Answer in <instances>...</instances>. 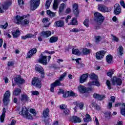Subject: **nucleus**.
I'll use <instances>...</instances> for the list:
<instances>
[{"label": "nucleus", "mask_w": 125, "mask_h": 125, "mask_svg": "<svg viewBox=\"0 0 125 125\" xmlns=\"http://www.w3.org/2000/svg\"><path fill=\"white\" fill-rule=\"evenodd\" d=\"M12 4V1L11 0H9L4 3V4H2L1 7L0 6V13H3L4 10H7L8 9V7L10 6Z\"/></svg>", "instance_id": "nucleus-5"}, {"label": "nucleus", "mask_w": 125, "mask_h": 125, "mask_svg": "<svg viewBox=\"0 0 125 125\" xmlns=\"http://www.w3.org/2000/svg\"><path fill=\"white\" fill-rule=\"evenodd\" d=\"M32 84L34 85L38 88L42 87V84L41 83V81L37 78H35L32 82Z\"/></svg>", "instance_id": "nucleus-11"}, {"label": "nucleus", "mask_w": 125, "mask_h": 125, "mask_svg": "<svg viewBox=\"0 0 125 125\" xmlns=\"http://www.w3.org/2000/svg\"><path fill=\"white\" fill-rule=\"evenodd\" d=\"M93 98H95V99L99 100L100 101H102V100H104V99L106 98V96H105V95H100L97 93H94L93 94Z\"/></svg>", "instance_id": "nucleus-14"}, {"label": "nucleus", "mask_w": 125, "mask_h": 125, "mask_svg": "<svg viewBox=\"0 0 125 125\" xmlns=\"http://www.w3.org/2000/svg\"><path fill=\"white\" fill-rule=\"evenodd\" d=\"M82 52L84 55H87L88 54H90L91 52V49H87L86 48H83L82 49Z\"/></svg>", "instance_id": "nucleus-30"}, {"label": "nucleus", "mask_w": 125, "mask_h": 125, "mask_svg": "<svg viewBox=\"0 0 125 125\" xmlns=\"http://www.w3.org/2000/svg\"><path fill=\"white\" fill-rule=\"evenodd\" d=\"M7 26H8V23L6 22L4 25H0V28L1 29H4L5 30L6 29V28H7Z\"/></svg>", "instance_id": "nucleus-49"}, {"label": "nucleus", "mask_w": 125, "mask_h": 125, "mask_svg": "<svg viewBox=\"0 0 125 125\" xmlns=\"http://www.w3.org/2000/svg\"><path fill=\"white\" fill-rule=\"evenodd\" d=\"M58 41V37L53 36L50 38V40H49V42L51 43H54V42H56Z\"/></svg>", "instance_id": "nucleus-35"}, {"label": "nucleus", "mask_w": 125, "mask_h": 125, "mask_svg": "<svg viewBox=\"0 0 125 125\" xmlns=\"http://www.w3.org/2000/svg\"><path fill=\"white\" fill-rule=\"evenodd\" d=\"M111 82L113 85H122L123 81L121 78H117V77H113L111 79Z\"/></svg>", "instance_id": "nucleus-7"}, {"label": "nucleus", "mask_w": 125, "mask_h": 125, "mask_svg": "<svg viewBox=\"0 0 125 125\" xmlns=\"http://www.w3.org/2000/svg\"><path fill=\"white\" fill-rule=\"evenodd\" d=\"M48 113H49V109L48 108H46L45 110H43V116L44 118H47V117H48Z\"/></svg>", "instance_id": "nucleus-37"}, {"label": "nucleus", "mask_w": 125, "mask_h": 125, "mask_svg": "<svg viewBox=\"0 0 125 125\" xmlns=\"http://www.w3.org/2000/svg\"><path fill=\"white\" fill-rule=\"evenodd\" d=\"M88 78V74H84L82 75L80 79L81 83H83L87 81Z\"/></svg>", "instance_id": "nucleus-20"}, {"label": "nucleus", "mask_w": 125, "mask_h": 125, "mask_svg": "<svg viewBox=\"0 0 125 125\" xmlns=\"http://www.w3.org/2000/svg\"><path fill=\"white\" fill-rule=\"evenodd\" d=\"M124 54V47L120 45L117 49V55L119 57H122Z\"/></svg>", "instance_id": "nucleus-22"}, {"label": "nucleus", "mask_w": 125, "mask_h": 125, "mask_svg": "<svg viewBox=\"0 0 125 125\" xmlns=\"http://www.w3.org/2000/svg\"><path fill=\"white\" fill-rule=\"evenodd\" d=\"M88 84L89 86H91V85H96V86H99L100 85V83H99V82H98V80H96V81H95L89 82Z\"/></svg>", "instance_id": "nucleus-28"}, {"label": "nucleus", "mask_w": 125, "mask_h": 125, "mask_svg": "<svg viewBox=\"0 0 125 125\" xmlns=\"http://www.w3.org/2000/svg\"><path fill=\"white\" fill-rule=\"evenodd\" d=\"M68 25H78V21H77V19L76 18H74L71 22L68 23Z\"/></svg>", "instance_id": "nucleus-40"}, {"label": "nucleus", "mask_w": 125, "mask_h": 125, "mask_svg": "<svg viewBox=\"0 0 125 125\" xmlns=\"http://www.w3.org/2000/svg\"><path fill=\"white\" fill-rule=\"evenodd\" d=\"M106 62H107V63H109L110 64V63H111L112 61H113V56H112V55H108L106 57Z\"/></svg>", "instance_id": "nucleus-36"}, {"label": "nucleus", "mask_w": 125, "mask_h": 125, "mask_svg": "<svg viewBox=\"0 0 125 125\" xmlns=\"http://www.w3.org/2000/svg\"><path fill=\"white\" fill-rule=\"evenodd\" d=\"M105 115V118H107L108 119H110V117L111 116V112H106L104 113Z\"/></svg>", "instance_id": "nucleus-51"}, {"label": "nucleus", "mask_w": 125, "mask_h": 125, "mask_svg": "<svg viewBox=\"0 0 125 125\" xmlns=\"http://www.w3.org/2000/svg\"><path fill=\"white\" fill-rule=\"evenodd\" d=\"M66 107H67V105L64 104H62L60 106V109H62V110H64V109H66Z\"/></svg>", "instance_id": "nucleus-55"}, {"label": "nucleus", "mask_w": 125, "mask_h": 125, "mask_svg": "<svg viewBox=\"0 0 125 125\" xmlns=\"http://www.w3.org/2000/svg\"><path fill=\"white\" fill-rule=\"evenodd\" d=\"M95 42L96 43H98L100 41L102 40L101 36H97L95 37Z\"/></svg>", "instance_id": "nucleus-43"}, {"label": "nucleus", "mask_w": 125, "mask_h": 125, "mask_svg": "<svg viewBox=\"0 0 125 125\" xmlns=\"http://www.w3.org/2000/svg\"><path fill=\"white\" fill-rule=\"evenodd\" d=\"M9 97H10V91L8 90L5 93L3 99V102L5 106H7V104L9 102Z\"/></svg>", "instance_id": "nucleus-6"}, {"label": "nucleus", "mask_w": 125, "mask_h": 125, "mask_svg": "<svg viewBox=\"0 0 125 125\" xmlns=\"http://www.w3.org/2000/svg\"><path fill=\"white\" fill-rule=\"evenodd\" d=\"M113 74H114V69H112L110 71L108 72L107 73V75L108 76V77H112V76H113Z\"/></svg>", "instance_id": "nucleus-50"}, {"label": "nucleus", "mask_w": 125, "mask_h": 125, "mask_svg": "<svg viewBox=\"0 0 125 125\" xmlns=\"http://www.w3.org/2000/svg\"><path fill=\"white\" fill-rule=\"evenodd\" d=\"M78 89L79 90V92H81V93H85L86 92H88V91H91L92 89H93V88L92 87H85L84 86L80 85L78 87Z\"/></svg>", "instance_id": "nucleus-8"}, {"label": "nucleus", "mask_w": 125, "mask_h": 125, "mask_svg": "<svg viewBox=\"0 0 125 125\" xmlns=\"http://www.w3.org/2000/svg\"><path fill=\"white\" fill-rule=\"evenodd\" d=\"M62 97L64 98H67V97H70V91H65L64 92Z\"/></svg>", "instance_id": "nucleus-44"}, {"label": "nucleus", "mask_w": 125, "mask_h": 125, "mask_svg": "<svg viewBox=\"0 0 125 125\" xmlns=\"http://www.w3.org/2000/svg\"><path fill=\"white\" fill-rule=\"evenodd\" d=\"M89 78L91 80H94L95 81L98 80V77L95 74L92 73L89 75Z\"/></svg>", "instance_id": "nucleus-38"}, {"label": "nucleus", "mask_w": 125, "mask_h": 125, "mask_svg": "<svg viewBox=\"0 0 125 125\" xmlns=\"http://www.w3.org/2000/svg\"><path fill=\"white\" fill-rule=\"evenodd\" d=\"M15 124H16V121L13 119L11 122V124L8 125H15Z\"/></svg>", "instance_id": "nucleus-64"}, {"label": "nucleus", "mask_w": 125, "mask_h": 125, "mask_svg": "<svg viewBox=\"0 0 125 125\" xmlns=\"http://www.w3.org/2000/svg\"><path fill=\"white\" fill-rule=\"evenodd\" d=\"M19 114L22 115L26 119H28V120H32L33 119V116L31 114L28 113V109L25 106L22 107L21 111L19 112Z\"/></svg>", "instance_id": "nucleus-3"}, {"label": "nucleus", "mask_w": 125, "mask_h": 125, "mask_svg": "<svg viewBox=\"0 0 125 125\" xmlns=\"http://www.w3.org/2000/svg\"><path fill=\"white\" fill-rule=\"evenodd\" d=\"M89 20L86 19V20H85V21H84L83 22V24L84 25V26H85L86 27H88V22H89Z\"/></svg>", "instance_id": "nucleus-52"}, {"label": "nucleus", "mask_w": 125, "mask_h": 125, "mask_svg": "<svg viewBox=\"0 0 125 125\" xmlns=\"http://www.w3.org/2000/svg\"><path fill=\"white\" fill-rule=\"evenodd\" d=\"M67 76V73L64 72L63 74L61 75L60 78H59V80L56 81L55 82L51 84V87L50 88V91L51 92H54V87L56 86H60V85H62L61 84V82L63 80H64V78Z\"/></svg>", "instance_id": "nucleus-2"}, {"label": "nucleus", "mask_w": 125, "mask_h": 125, "mask_svg": "<svg viewBox=\"0 0 125 125\" xmlns=\"http://www.w3.org/2000/svg\"><path fill=\"white\" fill-rule=\"evenodd\" d=\"M121 114L122 115V116H125V104H121Z\"/></svg>", "instance_id": "nucleus-33"}, {"label": "nucleus", "mask_w": 125, "mask_h": 125, "mask_svg": "<svg viewBox=\"0 0 125 125\" xmlns=\"http://www.w3.org/2000/svg\"><path fill=\"white\" fill-rule=\"evenodd\" d=\"M58 5H59V0H54V3L53 4V9L54 10H57L58 8Z\"/></svg>", "instance_id": "nucleus-31"}, {"label": "nucleus", "mask_w": 125, "mask_h": 125, "mask_svg": "<svg viewBox=\"0 0 125 125\" xmlns=\"http://www.w3.org/2000/svg\"><path fill=\"white\" fill-rule=\"evenodd\" d=\"M20 100L21 102L26 103V102H28V101H29V97H28V95L26 94H21Z\"/></svg>", "instance_id": "nucleus-15"}, {"label": "nucleus", "mask_w": 125, "mask_h": 125, "mask_svg": "<svg viewBox=\"0 0 125 125\" xmlns=\"http://www.w3.org/2000/svg\"><path fill=\"white\" fill-rule=\"evenodd\" d=\"M106 84L108 86V89H111L112 88L111 82H110V81L106 80Z\"/></svg>", "instance_id": "nucleus-48"}, {"label": "nucleus", "mask_w": 125, "mask_h": 125, "mask_svg": "<svg viewBox=\"0 0 125 125\" xmlns=\"http://www.w3.org/2000/svg\"><path fill=\"white\" fill-rule=\"evenodd\" d=\"M79 107H80L81 110H83V103H80Z\"/></svg>", "instance_id": "nucleus-60"}, {"label": "nucleus", "mask_w": 125, "mask_h": 125, "mask_svg": "<svg viewBox=\"0 0 125 125\" xmlns=\"http://www.w3.org/2000/svg\"><path fill=\"white\" fill-rule=\"evenodd\" d=\"M54 25L55 27H64V21H56Z\"/></svg>", "instance_id": "nucleus-27"}, {"label": "nucleus", "mask_w": 125, "mask_h": 125, "mask_svg": "<svg viewBox=\"0 0 125 125\" xmlns=\"http://www.w3.org/2000/svg\"><path fill=\"white\" fill-rule=\"evenodd\" d=\"M47 14L50 16L51 17H54L55 16V13L54 12H51L50 10H48L46 11Z\"/></svg>", "instance_id": "nucleus-42"}, {"label": "nucleus", "mask_w": 125, "mask_h": 125, "mask_svg": "<svg viewBox=\"0 0 125 125\" xmlns=\"http://www.w3.org/2000/svg\"><path fill=\"white\" fill-rule=\"evenodd\" d=\"M37 34H35L34 35L32 33H28L25 36H22L21 39L22 40H26V39H32L33 38H36V35Z\"/></svg>", "instance_id": "nucleus-18"}, {"label": "nucleus", "mask_w": 125, "mask_h": 125, "mask_svg": "<svg viewBox=\"0 0 125 125\" xmlns=\"http://www.w3.org/2000/svg\"><path fill=\"white\" fill-rule=\"evenodd\" d=\"M64 7H65V4L62 3L59 8V12H60V13H61V12H62V11L64 10Z\"/></svg>", "instance_id": "nucleus-45"}, {"label": "nucleus", "mask_w": 125, "mask_h": 125, "mask_svg": "<svg viewBox=\"0 0 125 125\" xmlns=\"http://www.w3.org/2000/svg\"><path fill=\"white\" fill-rule=\"evenodd\" d=\"M105 53H106V51L104 50H101L100 51L97 52L96 53V59H97V60H101V59H103L104 57Z\"/></svg>", "instance_id": "nucleus-12"}, {"label": "nucleus", "mask_w": 125, "mask_h": 125, "mask_svg": "<svg viewBox=\"0 0 125 125\" xmlns=\"http://www.w3.org/2000/svg\"><path fill=\"white\" fill-rule=\"evenodd\" d=\"M98 9L100 11H101L102 12H104V13H105V12H109V11H110V10H109V8H108L107 7H106V6L103 4L98 5Z\"/></svg>", "instance_id": "nucleus-13"}, {"label": "nucleus", "mask_w": 125, "mask_h": 125, "mask_svg": "<svg viewBox=\"0 0 125 125\" xmlns=\"http://www.w3.org/2000/svg\"><path fill=\"white\" fill-rule=\"evenodd\" d=\"M29 3L31 10H36L40 6L41 0H30Z\"/></svg>", "instance_id": "nucleus-4"}, {"label": "nucleus", "mask_w": 125, "mask_h": 125, "mask_svg": "<svg viewBox=\"0 0 125 125\" xmlns=\"http://www.w3.org/2000/svg\"><path fill=\"white\" fill-rule=\"evenodd\" d=\"M95 122L96 123V125H99V122L98 121V119L96 117H95Z\"/></svg>", "instance_id": "nucleus-62"}, {"label": "nucleus", "mask_w": 125, "mask_h": 125, "mask_svg": "<svg viewBox=\"0 0 125 125\" xmlns=\"http://www.w3.org/2000/svg\"><path fill=\"white\" fill-rule=\"evenodd\" d=\"M35 70L36 71H37V72H39V73H40V74L44 73V71L43 70L42 67L39 64L36 65Z\"/></svg>", "instance_id": "nucleus-25"}, {"label": "nucleus", "mask_w": 125, "mask_h": 125, "mask_svg": "<svg viewBox=\"0 0 125 125\" xmlns=\"http://www.w3.org/2000/svg\"><path fill=\"white\" fill-rule=\"evenodd\" d=\"M5 108H3L2 109V113L1 115L0 116V123H3L4 122V118H5Z\"/></svg>", "instance_id": "nucleus-26"}, {"label": "nucleus", "mask_w": 125, "mask_h": 125, "mask_svg": "<svg viewBox=\"0 0 125 125\" xmlns=\"http://www.w3.org/2000/svg\"><path fill=\"white\" fill-rule=\"evenodd\" d=\"M12 35L13 38H18V37L20 36V31H19L18 29H17L16 31L12 32Z\"/></svg>", "instance_id": "nucleus-34"}, {"label": "nucleus", "mask_w": 125, "mask_h": 125, "mask_svg": "<svg viewBox=\"0 0 125 125\" xmlns=\"http://www.w3.org/2000/svg\"><path fill=\"white\" fill-rule=\"evenodd\" d=\"M51 2H52V0H47L46 1V3L45 4V6L46 8L48 9L50 6V4H51Z\"/></svg>", "instance_id": "nucleus-41"}, {"label": "nucleus", "mask_w": 125, "mask_h": 125, "mask_svg": "<svg viewBox=\"0 0 125 125\" xmlns=\"http://www.w3.org/2000/svg\"><path fill=\"white\" fill-rule=\"evenodd\" d=\"M64 92H65V91L64 90H63L62 89H59L58 94H61V93H62V94H64Z\"/></svg>", "instance_id": "nucleus-61"}, {"label": "nucleus", "mask_w": 125, "mask_h": 125, "mask_svg": "<svg viewBox=\"0 0 125 125\" xmlns=\"http://www.w3.org/2000/svg\"><path fill=\"white\" fill-rule=\"evenodd\" d=\"M69 96L76 97V96H77V95H76V94L74 92L71 91V92H69Z\"/></svg>", "instance_id": "nucleus-54"}, {"label": "nucleus", "mask_w": 125, "mask_h": 125, "mask_svg": "<svg viewBox=\"0 0 125 125\" xmlns=\"http://www.w3.org/2000/svg\"><path fill=\"white\" fill-rule=\"evenodd\" d=\"M92 107H93L94 108H95L96 110H99L100 109L99 105H98L97 104L95 103L92 104Z\"/></svg>", "instance_id": "nucleus-46"}, {"label": "nucleus", "mask_w": 125, "mask_h": 125, "mask_svg": "<svg viewBox=\"0 0 125 125\" xmlns=\"http://www.w3.org/2000/svg\"><path fill=\"white\" fill-rule=\"evenodd\" d=\"M21 89L16 87L13 92V95L14 96H18V95H20V93H21Z\"/></svg>", "instance_id": "nucleus-24"}, {"label": "nucleus", "mask_w": 125, "mask_h": 125, "mask_svg": "<svg viewBox=\"0 0 125 125\" xmlns=\"http://www.w3.org/2000/svg\"><path fill=\"white\" fill-rule=\"evenodd\" d=\"M39 62L41 63V64H43L44 65H46L47 64V57L46 56H43L42 54H41L40 58L39 59Z\"/></svg>", "instance_id": "nucleus-10"}, {"label": "nucleus", "mask_w": 125, "mask_h": 125, "mask_svg": "<svg viewBox=\"0 0 125 125\" xmlns=\"http://www.w3.org/2000/svg\"><path fill=\"white\" fill-rule=\"evenodd\" d=\"M7 65L8 66H12L13 65H14V63H13V62H9Z\"/></svg>", "instance_id": "nucleus-63"}, {"label": "nucleus", "mask_w": 125, "mask_h": 125, "mask_svg": "<svg viewBox=\"0 0 125 125\" xmlns=\"http://www.w3.org/2000/svg\"><path fill=\"white\" fill-rule=\"evenodd\" d=\"M72 53L73 54H75V55H80V54H81L79 49L74 48L72 49Z\"/></svg>", "instance_id": "nucleus-39"}, {"label": "nucleus", "mask_w": 125, "mask_h": 125, "mask_svg": "<svg viewBox=\"0 0 125 125\" xmlns=\"http://www.w3.org/2000/svg\"><path fill=\"white\" fill-rule=\"evenodd\" d=\"M28 16H29V15L27 16H23L22 17H20L19 15H17L16 17V21H17V24L18 25H20L21 24V22L23 19H24V18H27Z\"/></svg>", "instance_id": "nucleus-16"}, {"label": "nucleus", "mask_w": 125, "mask_h": 125, "mask_svg": "<svg viewBox=\"0 0 125 125\" xmlns=\"http://www.w3.org/2000/svg\"><path fill=\"white\" fill-rule=\"evenodd\" d=\"M112 38H113V40L115 42H119V38H117V37L114 36V35H112Z\"/></svg>", "instance_id": "nucleus-58"}, {"label": "nucleus", "mask_w": 125, "mask_h": 125, "mask_svg": "<svg viewBox=\"0 0 125 125\" xmlns=\"http://www.w3.org/2000/svg\"><path fill=\"white\" fill-rule=\"evenodd\" d=\"M63 113H64L65 115H69V113H70V111H69V109L65 108L63 110Z\"/></svg>", "instance_id": "nucleus-56"}, {"label": "nucleus", "mask_w": 125, "mask_h": 125, "mask_svg": "<svg viewBox=\"0 0 125 125\" xmlns=\"http://www.w3.org/2000/svg\"><path fill=\"white\" fill-rule=\"evenodd\" d=\"M73 11L75 15H78V14L80 13V11L79 10V5H78V4L75 3L73 5Z\"/></svg>", "instance_id": "nucleus-21"}, {"label": "nucleus", "mask_w": 125, "mask_h": 125, "mask_svg": "<svg viewBox=\"0 0 125 125\" xmlns=\"http://www.w3.org/2000/svg\"><path fill=\"white\" fill-rule=\"evenodd\" d=\"M120 4L123 7V8H125V1L122 0L120 1Z\"/></svg>", "instance_id": "nucleus-59"}, {"label": "nucleus", "mask_w": 125, "mask_h": 125, "mask_svg": "<svg viewBox=\"0 0 125 125\" xmlns=\"http://www.w3.org/2000/svg\"><path fill=\"white\" fill-rule=\"evenodd\" d=\"M30 112L31 113V114H33L34 116H36L37 113H36V110L33 108H31L30 109Z\"/></svg>", "instance_id": "nucleus-53"}, {"label": "nucleus", "mask_w": 125, "mask_h": 125, "mask_svg": "<svg viewBox=\"0 0 125 125\" xmlns=\"http://www.w3.org/2000/svg\"><path fill=\"white\" fill-rule=\"evenodd\" d=\"M37 53V48H34L30 50L27 54V58H31L34 54Z\"/></svg>", "instance_id": "nucleus-19"}, {"label": "nucleus", "mask_w": 125, "mask_h": 125, "mask_svg": "<svg viewBox=\"0 0 125 125\" xmlns=\"http://www.w3.org/2000/svg\"><path fill=\"white\" fill-rule=\"evenodd\" d=\"M14 80L16 83L22 84V83H25V80L21 78V77H16L14 78Z\"/></svg>", "instance_id": "nucleus-23"}, {"label": "nucleus", "mask_w": 125, "mask_h": 125, "mask_svg": "<svg viewBox=\"0 0 125 125\" xmlns=\"http://www.w3.org/2000/svg\"><path fill=\"white\" fill-rule=\"evenodd\" d=\"M81 31H82L81 29L73 28L70 30V32H72V33H78L81 32Z\"/></svg>", "instance_id": "nucleus-47"}, {"label": "nucleus", "mask_w": 125, "mask_h": 125, "mask_svg": "<svg viewBox=\"0 0 125 125\" xmlns=\"http://www.w3.org/2000/svg\"><path fill=\"white\" fill-rule=\"evenodd\" d=\"M30 23V21L27 19H25L23 21V25H28Z\"/></svg>", "instance_id": "nucleus-57"}, {"label": "nucleus", "mask_w": 125, "mask_h": 125, "mask_svg": "<svg viewBox=\"0 0 125 125\" xmlns=\"http://www.w3.org/2000/svg\"><path fill=\"white\" fill-rule=\"evenodd\" d=\"M71 121L72 123H75L82 122V120H81V119H80V118L77 116H73L71 119Z\"/></svg>", "instance_id": "nucleus-29"}, {"label": "nucleus", "mask_w": 125, "mask_h": 125, "mask_svg": "<svg viewBox=\"0 0 125 125\" xmlns=\"http://www.w3.org/2000/svg\"><path fill=\"white\" fill-rule=\"evenodd\" d=\"M113 13L115 15H119L122 13V8L119 4H115L113 9Z\"/></svg>", "instance_id": "nucleus-9"}, {"label": "nucleus", "mask_w": 125, "mask_h": 125, "mask_svg": "<svg viewBox=\"0 0 125 125\" xmlns=\"http://www.w3.org/2000/svg\"><path fill=\"white\" fill-rule=\"evenodd\" d=\"M40 35L41 37L46 38L51 36V32L50 31H42Z\"/></svg>", "instance_id": "nucleus-17"}, {"label": "nucleus", "mask_w": 125, "mask_h": 125, "mask_svg": "<svg viewBox=\"0 0 125 125\" xmlns=\"http://www.w3.org/2000/svg\"><path fill=\"white\" fill-rule=\"evenodd\" d=\"M94 21L96 22L97 26L95 27V29L99 30L100 29V25L102 24L103 22L104 21L105 18L102 16L101 13L99 12H95L94 13Z\"/></svg>", "instance_id": "nucleus-1"}, {"label": "nucleus", "mask_w": 125, "mask_h": 125, "mask_svg": "<svg viewBox=\"0 0 125 125\" xmlns=\"http://www.w3.org/2000/svg\"><path fill=\"white\" fill-rule=\"evenodd\" d=\"M83 121L85 123H88L91 121V117L87 113L85 116V118H83Z\"/></svg>", "instance_id": "nucleus-32"}]
</instances>
